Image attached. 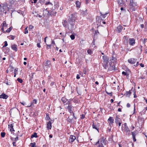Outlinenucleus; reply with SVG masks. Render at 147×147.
<instances>
[{
    "instance_id": "f257e3e1",
    "label": "nucleus",
    "mask_w": 147,
    "mask_h": 147,
    "mask_svg": "<svg viewBox=\"0 0 147 147\" xmlns=\"http://www.w3.org/2000/svg\"><path fill=\"white\" fill-rule=\"evenodd\" d=\"M76 17V16L75 14H71V18L68 19L69 24L68 25V28L69 30H73L76 28L75 23Z\"/></svg>"
},
{
    "instance_id": "f03ea898",
    "label": "nucleus",
    "mask_w": 147,
    "mask_h": 147,
    "mask_svg": "<svg viewBox=\"0 0 147 147\" xmlns=\"http://www.w3.org/2000/svg\"><path fill=\"white\" fill-rule=\"evenodd\" d=\"M122 127H122V130L125 133L126 135H129L130 134V131L128 127L126 125V123H125L124 124V126H122Z\"/></svg>"
},
{
    "instance_id": "7ed1b4c3",
    "label": "nucleus",
    "mask_w": 147,
    "mask_h": 147,
    "mask_svg": "<svg viewBox=\"0 0 147 147\" xmlns=\"http://www.w3.org/2000/svg\"><path fill=\"white\" fill-rule=\"evenodd\" d=\"M130 9L132 11H135L134 7L137 6V3L134 2L133 0H130Z\"/></svg>"
},
{
    "instance_id": "20e7f679",
    "label": "nucleus",
    "mask_w": 147,
    "mask_h": 147,
    "mask_svg": "<svg viewBox=\"0 0 147 147\" xmlns=\"http://www.w3.org/2000/svg\"><path fill=\"white\" fill-rule=\"evenodd\" d=\"M46 5L47 7L46 9H48L50 11H51L53 9V5L51 3L48 2L46 3Z\"/></svg>"
},
{
    "instance_id": "39448f33",
    "label": "nucleus",
    "mask_w": 147,
    "mask_h": 147,
    "mask_svg": "<svg viewBox=\"0 0 147 147\" xmlns=\"http://www.w3.org/2000/svg\"><path fill=\"white\" fill-rule=\"evenodd\" d=\"M106 140L104 138H102L100 139V144L98 147H104V145H106Z\"/></svg>"
},
{
    "instance_id": "423d86ee",
    "label": "nucleus",
    "mask_w": 147,
    "mask_h": 147,
    "mask_svg": "<svg viewBox=\"0 0 147 147\" xmlns=\"http://www.w3.org/2000/svg\"><path fill=\"white\" fill-rule=\"evenodd\" d=\"M115 69V66L113 62H110L109 63L108 69L109 71H112Z\"/></svg>"
},
{
    "instance_id": "0eeeda50",
    "label": "nucleus",
    "mask_w": 147,
    "mask_h": 147,
    "mask_svg": "<svg viewBox=\"0 0 147 147\" xmlns=\"http://www.w3.org/2000/svg\"><path fill=\"white\" fill-rule=\"evenodd\" d=\"M61 100L65 105L71 104V101L70 100H68L65 97H62Z\"/></svg>"
},
{
    "instance_id": "6e6552de",
    "label": "nucleus",
    "mask_w": 147,
    "mask_h": 147,
    "mask_svg": "<svg viewBox=\"0 0 147 147\" xmlns=\"http://www.w3.org/2000/svg\"><path fill=\"white\" fill-rule=\"evenodd\" d=\"M51 61L49 60H47L44 63L43 67L44 69L45 68H48L50 67V65H51Z\"/></svg>"
},
{
    "instance_id": "1a4fd4ad",
    "label": "nucleus",
    "mask_w": 147,
    "mask_h": 147,
    "mask_svg": "<svg viewBox=\"0 0 147 147\" xmlns=\"http://www.w3.org/2000/svg\"><path fill=\"white\" fill-rule=\"evenodd\" d=\"M8 25L7 24L6 22L5 21H4L3 22V23H2L1 24V30L2 31L3 33H5V31L4 30V28H7V27Z\"/></svg>"
},
{
    "instance_id": "9d476101",
    "label": "nucleus",
    "mask_w": 147,
    "mask_h": 147,
    "mask_svg": "<svg viewBox=\"0 0 147 147\" xmlns=\"http://www.w3.org/2000/svg\"><path fill=\"white\" fill-rule=\"evenodd\" d=\"M72 107V105H71V104H70L69 105H68V106L66 108L67 109L69 112L70 113L73 114V117H74L75 119H76V117L74 116V113H73L71 110Z\"/></svg>"
},
{
    "instance_id": "9b49d317",
    "label": "nucleus",
    "mask_w": 147,
    "mask_h": 147,
    "mask_svg": "<svg viewBox=\"0 0 147 147\" xmlns=\"http://www.w3.org/2000/svg\"><path fill=\"white\" fill-rule=\"evenodd\" d=\"M92 126L93 128L96 129L98 131V127L99 126V123H97V124H96L94 123H93Z\"/></svg>"
},
{
    "instance_id": "f8f14e48",
    "label": "nucleus",
    "mask_w": 147,
    "mask_h": 147,
    "mask_svg": "<svg viewBox=\"0 0 147 147\" xmlns=\"http://www.w3.org/2000/svg\"><path fill=\"white\" fill-rule=\"evenodd\" d=\"M114 120L112 117H109V118L108 119V121L110 125H111L113 123Z\"/></svg>"
},
{
    "instance_id": "ddd939ff",
    "label": "nucleus",
    "mask_w": 147,
    "mask_h": 147,
    "mask_svg": "<svg viewBox=\"0 0 147 147\" xmlns=\"http://www.w3.org/2000/svg\"><path fill=\"white\" fill-rule=\"evenodd\" d=\"M136 60L134 58L130 59L128 60V62L131 64H134L136 63Z\"/></svg>"
},
{
    "instance_id": "4468645a",
    "label": "nucleus",
    "mask_w": 147,
    "mask_h": 147,
    "mask_svg": "<svg viewBox=\"0 0 147 147\" xmlns=\"http://www.w3.org/2000/svg\"><path fill=\"white\" fill-rule=\"evenodd\" d=\"M117 1L119 6H123V5L125 6V4L123 2V0H118Z\"/></svg>"
},
{
    "instance_id": "2eb2a0df",
    "label": "nucleus",
    "mask_w": 147,
    "mask_h": 147,
    "mask_svg": "<svg viewBox=\"0 0 147 147\" xmlns=\"http://www.w3.org/2000/svg\"><path fill=\"white\" fill-rule=\"evenodd\" d=\"M76 139V138L75 136L73 135H71L69 137V142H73Z\"/></svg>"
},
{
    "instance_id": "dca6fc26",
    "label": "nucleus",
    "mask_w": 147,
    "mask_h": 147,
    "mask_svg": "<svg viewBox=\"0 0 147 147\" xmlns=\"http://www.w3.org/2000/svg\"><path fill=\"white\" fill-rule=\"evenodd\" d=\"M115 119V122L116 124H117L118 123L121 121V119L117 115L116 116Z\"/></svg>"
},
{
    "instance_id": "f3484780",
    "label": "nucleus",
    "mask_w": 147,
    "mask_h": 147,
    "mask_svg": "<svg viewBox=\"0 0 147 147\" xmlns=\"http://www.w3.org/2000/svg\"><path fill=\"white\" fill-rule=\"evenodd\" d=\"M102 58L103 60L102 63H106L108 62L109 59L106 56H103Z\"/></svg>"
},
{
    "instance_id": "a211bd4d",
    "label": "nucleus",
    "mask_w": 147,
    "mask_h": 147,
    "mask_svg": "<svg viewBox=\"0 0 147 147\" xmlns=\"http://www.w3.org/2000/svg\"><path fill=\"white\" fill-rule=\"evenodd\" d=\"M135 43V40L133 38H130L129 39V44L131 45H133Z\"/></svg>"
},
{
    "instance_id": "6ab92c4d",
    "label": "nucleus",
    "mask_w": 147,
    "mask_h": 147,
    "mask_svg": "<svg viewBox=\"0 0 147 147\" xmlns=\"http://www.w3.org/2000/svg\"><path fill=\"white\" fill-rule=\"evenodd\" d=\"M11 48L13 50L15 51H17V45L15 44L12 45Z\"/></svg>"
},
{
    "instance_id": "aec40b11",
    "label": "nucleus",
    "mask_w": 147,
    "mask_h": 147,
    "mask_svg": "<svg viewBox=\"0 0 147 147\" xmlns=\"http://www.w3.org/2000/svg\"><path fill=\"white\" fill-rule=\"evenodd\" d=\"M8 96L7 95L3 93L1 95H0V98L7 99Z\"/></svg>"
},
{
    "instance_id": "412c9836",
    "label": "nucleus",
    "mask_w": 147,
    "mask_h": 147,
    "mask_svg": "<svg viewBox=\"0 0 147 147\" xmlns=\"http://www.w3.org/2000/svg\"><path fill=\"white\" fill-rule=\"evenodd\" d=\"M122 29V26L121 25H119L117 27V30L119 33H120L121 32Z\"/></svg>"
},
{
    "instance_id": "4be33fe9",
    "label": "nucleus",
    "mask_w": 147,
    "mask_h": 147,
    "mask_svg": "<svg viewBox=\"0 0 147 147\" xmlns=\"http://www.w3.org/2000/svg\"><path fill=\"white\" fill-rule=\"evenodd\" d=\"M47 127L48 129H51L52 127L51 123V121H49L47 125Z\"/></svg>"
},
{
    "instance_id": "5701e85b",
    "label": "nucleus",
    "mask_w": 147,
    "mask_h": 147,
    "mask_svg": "<svg viewBox=\"0 0 147 147\" xmlns=\"http://www.w3.org/2000/svg\"><path fill=\"white\" fill-rule=\"evenodd\" d=\"M13 125L11 124L10 125H9V129L10 131H14V129L13 128Z\"/></svg>"
},
{
    "instance_id": "b1692460",
    "label": "nucleus",
    "mask_w": 147,
    "mask_h": 147,
    "mask_svg": "<svg viewBox=\"0 0 147 147\" xmlns=\"http://www.w3.org/2000/svg\"><path fill=\"white\" fill-rule=\"evenodd\" d=\"M67 22L66 20H63V21L62 24L63 26L65 27H68V26L67 24Z\"/></svg>"
},
{
    "instance_id": "393cba45",
    "label": "nucleus",
    "mask_w": 147,
    "mask_h": 147,
    "mask_svg": "<svg viewBox=\"0 0 147 147\" xmlns=\"http://www.w3.org/2000/svg\"><path fill=\"white\" fill-rule=\"evenodd\" d=\"M108 63H102L103 66L104 68L105 69H108V66L107 65Z\"/></svg>"
},
{
    "instance_id": "a878e982",
    "label": "nucleus",
    "mask_w": 147,
    "mask_h": 147,
    "mask_svg": "<svg viewBox=\"0 0 147 147\" xmlns=\"http://www.w3.org/2000/svg\"><path fill=\"white\" fill-rule=\"evenodd\" d=\"M87 12V10H86L85 11H82L80 13V14L81 15L84 16L86 14Z\"/></svg>"
},
{
    "instance_id": "bb28decb",
    "label": "nucleus",
    "mask_w": 147,
    "mask_h": 147,
    "mask_svg": "<svg viewBox=\"0 0 147 147\" xmlns=\"http://www.w3.org/2000/svg\"><path fill=\"white\" fill-rule=\"evenodd\" d=\"M38 137L37 134L36 133H34L31 136V138H33L34 137L37 138Z\"/></svg>"
},
{
    "instance_id": "cd10ccee",
    "label": "nucleus",
    "mask_w": 147,
    "mask_h": 147,
    "mask_svg": "<svg viewBox=\"0 0 147 147\" xmlns=\"http://www.w3.org/2000/svg\"><path fill=\"white\" fill-rule=\"evenodd\" d=\"M76 7H80V3L78 1H77L76 2Z\"/></svg>"
},
{
    "instance_id": "c85d7f7f",
    "label": "nucleus",
    "mask_w": 147,
    "mask_h": 147,
    "mask_svg": "<svg viewBox=\"0 0 147 147\" xmlns=\"http://www.w3.org/2000/svg\"><path fill=\"white\" fill-rule=\"evenodd\" d=\"M131 90H129V91L127 92H126V95L127 96H129L131 94Z\"/></svg>"
},
{
    "instance_id": "c756f323",
    "label": "nucleus",
    "mask_w": 147,
    "mask_h": 147,
    "mask_svg": "<svg viewBox=\"0 0 147 147\" xmlns=\"http://www.w3.org/2000/svg\"><path fill=\"white\" fill-rule=\"evenodd\" d=\"M133 143L131 142H130L128 144L127 147H133Z\"/></svg>"
},
{
    "instance_id": "7c9ffc66",
    "label": "nucleus",
    "mask_w": 147,
    "mask_h": 147,
    "mask_svg": "<svg viewBox=\"0 0 147 147\" xmlns=\"http://www.w3.org/2000/svg\"><path fill=\"white\" fill-rule=\"evenodd\" d=\"M12 29V27L11 26L7 30H6V31H5V32H9Z\"/></svg>"
},
{
    "instance_id": "2f4dec72",
    "label": "nucleus",
    "mask_w": 147,
    "mask_h": 147,
    "mask_svg": "<svg viewBox=\"0 0 147 147\" xmlns=\"http://www.w3.org/2000/svg\"><path fill=\"white\" fill-rule=\"evenodd\" d=\"M15 36L10 35L8 36L9 38L10 39H11V40H14L15 38Z\"/></svg>"
},
{
    "instance_id": "473e14b6",
    "label": "nucleus",
    "mask_w": 147,
    "mask_h": 147,
    "mask_svg": "<svg viewBox=\"0 0 147 147\" xmlns=\"http://www.w3.org/2000/svg\"><path fill=\"white\" fill-rule=\"evenodd\" d=\"M87 53H88V54H90V55L92 54V52L91 50L90 49H88L87 50Z\"/></svg>"
},
{
    "instance_id": "72a5a7b5",
    "label": "nucleus",
    "mask_w": 147,
    "mask_h": 147,
    "mask_svg": "<svg viewBox=\"0 0 147 147\" xmlns=\"http://www.w3.org/2000/svg\"><path fill=\"white\" fill-rule=\"evenodd\" d=\"M11 139L13 141H17V140H18V137H16V138H15L11 137Z\"/></svg>"
},
{
    "instance_id": "f704fd0d",
    "label": "nucleus",
    "mask_w": 147,
    "mask_h": 147,
    "mask_svg": "<svg viewBox=\"0 0 147 147\" xmlns=\"http://www.w3.org/2000/svg\"><path fill=\"white\" fill-rule=\"evenodd\" d=\"M31 147H35L36 144L35 143H31L30 144Z\"/></svg>"
},
{
    "instance_id": "c9c22d12",
    "label": "nucleus",
    "mask_w": 147,
    "mask_h": 147,
    "mask_svg": "<svg viewBox=\"0 0 147 147\" xmlns=\"http://www.w3.org/2000/svg\"><path fill=\"white\" fill-rule=\"evenodd\" d=\"M3 9H5V10L7 9L8 7L7 5L6 4L5 5L3 6Z\"/></svg>"
},
{
    "instance_id": "e433bc0d",
    "label": "nucleus",
    "mask_w": 147,
    "mask_h": 147,
    "mask_svg": "<svg viewBox=\"0 0 147 147\" xmlns=\"http://www.w3.org/2000/svg\"><path fill=\"white\" fill-rule=\"evenodd\" d=\"M101 15L103 18H105L106 16V15L108 13H106L104 14H102L101 13H100Z\"/></svg>"
},
{
    "instance_id": "4c0bfd02",
    "label": "nucleus",
    "mask_w": 147,
    "mask_h": 147,
    "mask_svg": "<svg viewBox=\"0 0 147 147\" xmlns=\"http://www.w3.org/2000/svg\"><path fill=\"white\" fill-rule=\"evenodd\" d=\"M17 81L20 83H22L23 82V80L19 78H18L17 79Z\"/></svg>"
},
{
    "instance_id": "58836bf2",
    "label": "nucleus",
    "mask_w": 147,
    "mask_h": 147,
    "mask_svg": "<svg viewBox=\"0 0 147 147\" xmlns=\"http://www.w3.org/2000/svg\"><path fill=\"white\" fill-rule=\"evenodd\" d=\"M70 37L71 40H74L75 38V35L74 34H71L70 36Z\"/></svg>"
},
{
    "instance_id": "ea45409f",
    "label": "nucleus",
    "mask_w": 147,
    "mask_h": 147,
    "mask_svg": "<svg viewBox=\"0 0 147 147\" xmlns=\"http://www.w3.org/2000/svg\"><path fill=\"white\" fill-rule=\"evenodd\" d=\"M47 47H46L47 49H49L51 48V45H48L47 44H46Z\"/></svg>"
},
{
    "instance_id": "a19ab883",
    "label": "nucleus",
    "mask_w": 147,
    "mask_h": 147,
    "mask_svg": "<svg viewBox=\"0 0 147 147\" xmlns=\"http://www.w3.org/2000/svg\"><path fill=\"white\" fill-rule=\"evenodd\" d=\"M5 132H1V136L3 138L5 137Z\"/></svg>"
},
{
    "instance_id": "79ce46f5",
    "label": "nucleus",
    "mask_w": 147,
    "mask_h": 147,
    "mask_svg": "<svg viewBox=\"0 0 147 147\" xmlns=\"http://www.w3.org/2000/svg\"><path fill=\"white\" fill-rule=\"evenodd\" d=\"M131 133L132 134V135L133 137H135V136H136V132L135 131H132L131 132Z\"/></svg>"
},
{
    "instance_id": "37998d69",
    "label": "nucleus",
    "mask_w": 147,
    "mask_h": 147,
    "mask_svg": "<svg viewBox=\"0 0 147 147\" xmlns=\"http://www.w3.org/2000/svg\"><path fill=\"white\" fill-rule=\"evenodd\" d=\"M4 45L3 46V47H6L7 46V45H8L7 42V41H5L4 42Z\"/></svg>"
},
{
    "instance_id": "c03bdc74",
    "label": "nucleus",
    "mask_w": 147,
    "mask_h": 147,
    "mask_svg": "<svg viewBox=\"0 0 147 147\" xmlns=\"http://www.w3.org/2000/svg\"><path fill=\"white\" fill-rule=\"evenodd\" d=\"M27 27L26 28H25V31L24 32V33L25 34H27L28 33V31L27 29Z\"/></svg>"
},
{
    "instance_id": "a18cd8bd",
    "label": "nucleus",
    "mask_w": 147,
    "mask_h": 147,
    "mask_svg": "<svg viewBox=\"0 0 147 147\" xmlns=\"http://www.w3.org/2000/svg\"><path fill=\"white\" fill-rule=\"evenodd\" d=\"M37 102V100L36 99H34L33 100V103L34 104H36Z\"/></svg>"
},
{
    "instance_id": "49530a36",
    "label": "nucleus",
    "mask_w": 147,
    "mask_h": 147,
    "mask_svg": "<svg viewBox=\"0 0 147 147\" xmlns=\"http://www.w3.org/2000/svg\"><path fill=\"white\" fill-rule=\"evenodd\" d=\"M6 49V51L5 52V53H7L9 52V49L7 47Z\"/></svg>"
},
{
    "instance_id": "de8ad7c7",
    "label": "nucleus",
    "mask_w": 147,
    "mask_h": 147,
    "mask_svg": "<svg viewBox=\"0 0 147 147\" xmlns=\"http://www.w3.org/2000/svg\"><path fill=\"white\" fill-rule=\"evenodd\" d=\"M85 115H82L81 117V119H83L85 118Z\"/></svg>"
},
{
    "instance_id": "09e8293b",
    "label": "nucleus",
    "mask_w": 147,
    "mask_h": 147,
    "mask_svg": "<svg viewBox=\"0 0 147 147\" xmlns=\"http://www.w3.org/2000/svg\"><path fill=\"white\" fill-rule=\"evenodd\" d=\"M130 106V105L129 103H127V107L128 108Z\"/></svg>"
},
{
    "instance_id": "8fccbe9b",
    "label": "nucleus",
    "mask_w": 147,
    "mask_h": 147,
    "mask_svg": "<svg viewBox=\"0 0 147 147\" xmlns=\"http://www.w3.org/2000/svg\"><path fill=\"white\" fill-rule=\"evenodd\" d=\"M37 46L38 47V48H40V47H41V46H40V44L39 43H38L37 44Z\"/></svg>"
},
{
    "instance_id": "3c124183",
    "label": "nucleus",
    "mask_w": 147,
    "mask_h": 147,
    "mask_svg": "<svg viewBox=\"0 0 147 147\" xmlns=\"http://www.w3.org/2000/svg\"><path fill=\"white\" fill-rule=\"evenodd\" d=\"M51 44H53V45H55V41L54 40H52V42H51Z\"/></svg>"
},
{
    "instance_id": "603ef678",
    "label": "nucleus",
    "mask_w": 147,
    "mask_h": 147,
    "mask_svg": "<svg viewBox=\"0 0 147 147\" xmlns=\"http://www.w3.org/2000/svg\"><path fill=\"white\" fill-rule=\"evenodd\" d=\"M76 78L78 79H79L80 78V77L79 75L78 74L76 76Z\"/></svg>"
},
{
    "instance_id": "864d4df0",
    "label": "nucleus",
    "mask_w": 147,
    "mask_h": 147,
    "mask_svg": "<svg viewBox=\"0 0 147 147\" xmlns=\"http://www.w3.org/2000/svg\"><path fill=\"white\" fill-rule=\"evenodd\" d=\"M29 28L30 29H32L33 28V27L32 26L30 25L29 26Z\"/></svg>"
},
{
    "instance_id": "5fc2aeb1",
    "label": "nucleus",
    "mask_w": 147,
    "mask_h": 147,
    "mask_svg": "<svg viewBox=\"0 0 147 147\" xmlns=\"http://www.w3.org/2000/svg\"><path fill=\"white\" fill-rule=\"evenodd\" d=\"M122 74L124 75H126V73L125 72V71H123L122 72Z\"/></svg>"
},
{
    "instance_id": "6e6d98bb",
    "label": "nucleus",
    "mask_w": 147,
    "mask_h": 147,
    "mask_svg": "<svg viewBox=\"0 0 147 147\" xmlns=\"http://www.w3.org/2000/svg\"><path fill=\"white\" fill-rule=\"evenodd\" d=\"M13 146H16V143L15 142H13Z\"/></svg>"
},
{
    "instance_id": "4d7b16f0",
    "label": "nucleus",
    "mask_w": 147,
    "mask_h": 147,
    "mask_svg": "<svg viewBox=\"0 0 147 147\" xmlns=\"http://www.w3.org/2000/svg\"><path fill=\"white\" fill-rule=\"evenodd\" d=\"M140 65L142 67H144V65L142 63H140Z\"/></svg>"
},
{
    "instance_id": "13d9d810",
    "label": "nucleus",
    "mask_w": 147,
    "mask_h": 147,
    "mask_svg": "<svg viewBox=\"0 0 147 147\" xmlns=\"http://www.w3.org/2000/svg\"><path fill=\"white\" fill-rule=\"evenodd\" d=\"M133 140L134 142H135L136 141V139L135 137H133Z\"/></svg>"
},
{
    "instance_id": "bf43d9fd",
    "label": "nucleus",
    "mask_w": 147,
    "mask_h": 147,
    "mask_svg": "<svg viewBox=\"0 0 147 147\" xmlns=\"http://www.w3.org/2000/svg\"><path fill=\"white\" fill-rule=\"evenodd\" d=\"M147 40V39L145 40V39H144V40L143 41V44H145V41H146Z\"/></svg>"
},
{
    "instance_id": "052dcab7",
    "label": "nucleus",
    "mask_w": 147,
    "mask_h": 147,
    "mask_svg": "<svg viewBox=\"0 0 147 147\" xmlns=\"http://www.w3.org/2000/svg\"><path fill=\"white\" fill-rule=\"evenodd\" d=\"M107 93L108 94H109L110 96H112L111 93H108L107 92Z\"/></svg>"
},
{
    "instance_id": "680f3d73",
    "label": "nucleus",
    "mask_w": 147,
    "mask_h": 147,
    "mask_svg": "<svg viewBox=\"0 0 147 147\" xmlns=\"http://www.w3.org/2000/svg\"><path fill=\"white\" fill-rule=\"evenodd\" d=\"M118 123L119 124V127L120 126L121 124V121L119 122V123Z\"/></svg>"
},
{
    "instance_id": "e2e57ef3",
    "label": "nucleus",
    "mask_w": 147,
    "mask_h": 147,
    "mask_svg": "<svg viewBox=\"0 0 147 147\" xmlns=\"http://www.w3.org/2000/svg\"><path fill=\"white\" fill-rule=\"evenodd\" d=\"M145 29H146V30H147V22L145 24Z\"/></svg>"
},
{
    "instance_id": "0e129e2a",
    "label": "nucleus",
    "mask_w": 147,
    "mask_h": 147,
    "mask_svg": "<svg viewBox=\"0 0 147 147\" xmlns=\"http://www.w3.org/2000/svg\"><path fill=\"white\" fill-rule=\"evenodd\" d=\"M144 25L143 24L140 25V26L142 28H143L144 27Z\"/></svg>"
},
{
    "instance_id": "69168bd1",
    "label": "nucleus",
    "mask_w": 147,
    "mask_h": 147,
    "mask_svg": "<svg viewBox=\"0 0 147 147\" xmlns=\"http://www.w3.org/2000/svg\"><path fill=\"white\" fill-rule=\"evenodd\" d=\"M134 127L132 126L131 127V129L132 130H133L134 129Z\"/></svg>"
},
{
    "instance_id": "338daca9",
    "label": "nucleus",
    "mask_w": 147,
    "mask_h": 147,
    "mask_svg": "<svg viewBox=\"0 0 147 147\" xmlns=\"http://www.w3.org/2000/svg\"><path fill=\"white\" fill-rule=\"evenodd\" d=\"M16 72H14V77H16Z\"/></svg>"
},
{
    "instance_id": "774afa93",
    "label": "nucleus",
    "mask_w": 147,
    "mask_h": 147,
    "mask_svg": "<svg viewBox=\"0 0 147 147\" xmlns=\"http://www.w3.org/2000/svg\"><path fill=\"white\" fill-rule=\"evenodd\" d=\"M118 111L119 112L121 111V109L120 108H119L118 109Z\"/></svg>"
}]
</instances>
